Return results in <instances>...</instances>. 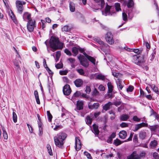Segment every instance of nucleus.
Masks as SVG:
<instances>
[{
	"label": "nucleus",
	"mask_w": 159,
	"mask_h": 159,
	"mask_svg": "<svg viewBox=\"0 0 159 159\" xmlns=\"http://www.w3.org/2000/svg\"><path fill=\"white\" fill-rule=\"evenodd\" d=\"M81 93L80 91H76L74 94V96L75 97H79L81 96Z\"/></svg>",
	"instance_id": "603ef678"
},
{
	"label": "nucleus",
	"mask_w": 159,
	"mask_h": 159,
	"mask_svg": "<svg viewBox=\"0 0 159 159\" xmlns=\"http://www.w3.org/2000/svg\"><path fill=\"white\" fill-rule=\"evenodd\" d=\"M129 118L128 115L124 114L121 115L120 117V119L122 121H126Z\"/></svg>",
	"instance_id": "4be33fe9"
},
{
	"label": "nucleus",
	"mask_w": 159,
	"mask_h": 159,
	"mask_svg": "<svg viewBox=\"0 0 159 159\" xmlns=\"http://www.w3.org/2000/svg\"><path fill=\"white\" fill-rule=\"evenodd\" d=\"M84 102L82 101L78 100L77 101L76 107L75 109L76 111L80 110L83 109Z\"/></svg>",
	"instance_id": "9d476101"
},
{
	"label": "nucleus",
	"mask_w": 159,
	"mask_h": 159,
	"mask_svg": "<svg viewBox=\"0 0 159 159\" xmlns=\"http://www.w3.org/2000/svg\"><path fill=\"white\" fill-rule=\"evenodd\" d=\"M153 156L155 159H159V155L156 152H155L153 153Z\"/></svg>",
	"instance_id": "4d7b16f0"
},
{
	"label": "nucleus",
	"mask_w": 159,
	"mask_h": 159,
	"mask_svg": "<svg viewBox=\"0 0 159 159\" xmlns=\"http://www.w3.org/2000/svg\"><path fill=\"white\" fill-rule=\"evenodd\" d=\"M127 136L126 132L125 130L121 131L119 133V136L120 138L125 139Z\"/></svg>",
	"instance_id": "a211bd4d"
},
{
	"label": "nucleus",
	"mask_w": 159,
	"mask_h": 159,
	"mask_svg": "<svg viewBox=\"0 0 159 159\" xmlns=\"http://www.w3.org/2000/svg\"><path fill=\"white\" fill-rule=\"evenodd\" d=\"M156 54V51H153V52L151 54L150 57V60L152 61L154 59Z\"/></svg>",
	"instance_id": "de8ad7c7"
},
{
	"label": "nucleus",
	"mask_w": 159,
	"mask_h": 159,
	"mask_svg": "<svg viewBox=\"0 0 159 159\" xmlns=\"http://www.w3.org/2000/svg\"><path fill=\"white\" fill-rule=\"evenodd\" d=\"M134 134V133H131L129 138L127 139L125 141V142H126L127 141H129L132 140V138Z\"/></svg>",
	"instance_id": "0e129e2a"
},
{
	"label": "nucleus",
	"mask_w": 159,
	"mask_h": 159,
	"mask_svg": "<svg viewBox=\"0 0 159 159\" xmlns=\"http://www.w3.org/2000/svg\"><path fill=\"white\" fill-rule=\"evenodd\" d=\"M105 39L107 42L109 44L112 45L114 43L113 36L111 33L107 32L105 36Z\"/></svg>",
	"instance_id": "39448f33"
},
{
	"label": "nucleus",
	"mask_w": 159,
	"mask_h": 159,
	"mask_svg": "<svg viewBox=\"0 0 159 159\" xmlns=\"http://www.w3.org/2000/svg\"><path fill=\"white\" fill-rule=\"evenodd\" d=\"M87 59L92 63L94 65H95L96 64V59L93 57L90 56L89 57H88Z\"/></svg>",
	"instance_id": "58836bf2"
},
{
	"label": "nucleus",
	"mask_w": 159,
	"mask_h": 159,
	"mask_svg": "<svg viewBox=\"0 0 159 159\" xmlns=\"http://www.w3.org/2000/svg\"><path fill=\"white\" fill-rule=\"evenodd\" d=\"M150 145L152 148H155L157 145V142L155 140L152 141L151 142Z\"/></svg>",
	"instance_id": "2f4dec72"
},
{
	"label": "nucleus",
	"mask_w": 159,
	"mask_h": 159,
	"mask_svg": "<svg viewBox=\"0 0 159 159\" xmlns=\"http://www.w3.org/2000/svg\"><path fill=\"white\" fill-rule=\"evenodd\" d=\"M134 89V87L132 86H129L127 89V92H132Z\"/></svg>",
	"instance_id": "680f3d73"
},
{
	"label": "nucleus",
	"mask_w": 159,
	"mask_h": 159,
	"mask_svg": "<svg viewBox=\"0 0 159 159\" xmlns=\"http://www.w3.org/2000/svg\"><path fill=\"white\" fill-rule=\"evenodd\" d=\"M92 95L93 96L96 97H98L99 96V93L96 89L95 88L93 91L92 92Z\"/></svg>",
	"instance_id": "473e14b6"
},
{
	"label": "nucleus",
	"mask_w": 159,
	"mask_h": 159,
	"mask_svg": "<svg viewBox=\"0 0 159 159\" xmlns=\"http://www.w3.org/2000/svg\"><path fill=\"white\" fill-rule=\"evenodd\" d=\"M79 48L73 47L72 48V52L74 54L73 56H76L78 53Z\"/></svg>",
	"instance_id": "a878e982"
},
{
	"label": "nucleus",
	"mask_w": 159,
	"mask_h": 159,
	"mask_svg": "<svg viewBox=\"0 0 159 159\" xmlns=\"http://www.w3.org/2000/svg\"><path fill=\"white\" fill-rule=\"evenodd\" d=\"M138 61H139V64H137V65L143 66V65L144 62L143 57L142 56H139Z\"/></svg>",
	"instance_id": "412c9836"
},
{
	"label": "nucleus",
	"mask_w": 159,
	"mask_h": 159,
	"mask_svg": "<svg viewBox=\"0 0 159 159\" xmlns=\"http://www.w3.org/2000/svg\"><path fill=\"white\" fill-rule=\"evenodd\" d=\"M48 118V121L51 122L52 121V116L51 114L50 113L49 111H47V112Z\"/></svg>",
	"instance_id": "a19ab883"
},
{
	"label": "nucleus",
	"mask_w": 159,
	"mask_h": 159,
	"mask_svg": "<svg viewBox=\"0 0 159 159\" xmlns=\"http://www.w3.org/2000/svg\"><path fill=\"white\" fill-rule=\"evenodd\" d=\"M36 22L35 20H32L28 21L27 27L28 30L30 32H32L35 27H36Z\"/></svg>",
	"instance_id": "20e7f679"
},
{
	"label": "nucleus",
	"mask_w": 159,
	"mask_h": 159,
	"mask_svg": "<svg viewBox=\"0 0 159 159\" xmlns=\"http://www.w3.org/2000/svg\"><path fill=\"white\" fill-rule=\"evenodd\" d=\"M77 71L81 75L85 76V73L82 69H80L77 70Z\"/></svg>",
	"instance_id": "37998d69"
},
{
	"label": "nucleus",
	"mask_w": 159,
	"mask_h": 159,
	"mask_svg": "<svg viewBox=\"0 0 159 159\" xmlns=\"http://www.w3.org/2000/svg\"><path fill=\"white\" fill-rule=\"evenodd\" d=\"M74 83L76 87H80L83 85V81L81 79H78L74 81Z\"/></svg>",
	"instance_id": "4468645a"
},
{
	"label": "nucleus",
	"mask_w": 159,
	"mask_h": 159,
	"mask_svg": "<svg viewBox=\"0 0 159 159\" xmlns=\"http://www.w3.org/2000/svg\"><path fill=\"white\" fill-rule=\"evenodd\" d=\"M145 152L144 151H142L139 154H138V157H137V158H138V159H140L145 157Z\"/></svg>",
	"instance_id": "f704fd0d"
},
{
	"label": "nucleus",
	"mask_w": 159,
	"mask_h": 159,
	"mask_svg": "<svg viewBox=\"0 0 159 159\" xmlns=\"http://www.w3.org/2000/svg\"><path fill=\"white\" fill-rule=\"evenodd\" d=\"M71 90L70 86L68 84H66L63 88V92L65 95H69L71 92Z\"/></svg>",
	"instance_id": "423d86ee"
},
{
	"label": "nucleus",
	"mask_w": 159,
	"mask_h": 159,
	"mask_svg": "<svg viewBox=\"0 0 159 159\" xmlns=\"http://www.w3.org/2000/svg\"><path fill=\"white\" fill-rule=\"evenodd\" d=\"M94 40H95L96 42H97L100 45H103L107 47L108 46V45L107 44H104L103 42L100 39H99L98 38H95L94 39Z\"/></svg>",
	"instance_id": "b1692460"
},
{
	"label": "nucleus",
	"mask_w": 159,
	"mask_h": 159,
	"mask_svg": "<svg viewBox=\"0 0 159 159\" xmlns=\"http://www.w3.org/2000/svg\"><path fill=\"white\" fill-rule=\"evenodd\" d=\"M138 57L139 56H138L137 55H134L133 56V61L136 64H139V61H138Z\"/></svg>",
	"instance_id": "ea45409f"
},
{
	"label": "nucleus",
	"mask_w": 159,
	"mask_h": 159,
	"mask_svg": "<svg viewBox=\"0 0 159 159\" xmlns=\"http://www.w3.org/2000/svg\"><path fill=\"white\" fill-rule=\"evenodd\" d=\"M2 130L3 131V134L4 138V139H7L8 138V135L7 132L3 129H2Z\"/></svg>",
	"instance_id": "8fccbe9b"
},
{
	"label": "nucleus",
	"mask_w": 159,
	"mask_h": 159,
	"mask_svg": "<svg viewBox=\"0 0 159 159\" xmlns=\"http://www.w3.org/2000/svg\"><path fill=\"white\" fill-rule=\"evenodd\" d=\"M91 91L90 87L89 86H87L85 90V92L87 93H89Z\"/></svg>",
	"instance_id": "338daca9"
},
{
	"label": "nucleus",
	"mask_w": 159,
	"mask_h": 159,
	"mask_svg": "<svg viewBox=\"0 0 159 159\" xmlns=\"http://www.w3.org/2000/svg\"><path fill=\"white\" fill-rule=\"evenodd\" d=\"M110 8L111 7L107 5L105 8V12H102V14L105 16L107 15H111L112 14H111L110 12Z\"/></svg>",
	"instance_id": "f3484780"
},
{
	"label": "nucleus",
	"mask_w": 159,
	"mask_h": 159,
	"mask_svg": "<svg viewBox=\"0 0 159 159\" xmlns=\"http://www.w3.org/2000/svg\"><path fill=\"white\" fill-rule=\"evenodd\" d=\"M92 121V118H91L89 116H88L86 117V124H87L88 125H91Z\"/></svg>",
	"instance_id": "7c9ffc66"
},
{
	"label": "nucleus",
	"mask_w": 159,
	"mask_h": 159,
	"mask_svg": "<svg viewBox=\"0 0 159 159\" xmlns=\"http://www.w3.org/2000/svg\"><path fill=\"white\" fill-rule=\"evenodd\" d=\"M16 8L18 13L20 14H22L23 10V7L22 5V1H17L16 2Z\"/></svg>",
	"instance_id": "0eeeda50"
},
{
	"label": "nucleus",
	"mask_w": 159,
	"mask_h": 159,
	"mask_svg": "<svg viewBox=\"0 0 159 159\" xmlns=\"http://www.w3.org/2000/svg\"><path fill=\"white\" fill-rule=\"evenodd\" d=\"M47 148L48 151L49 155L51 156L53 155V153L51 149V147L49 144H47Z\"/></svg>",
	"instance_id": "4c0bfd02"
},
{
	"label": "nucleus",
	"mask_w": 159,
	"mask_h": 159,
	"mask_svg": "<svg viewBox=\"0 0 159 159\" xmlns=\"http://www.w3.org/2000/svg\"><path fill=\"white\" fill-rule=\"evenodd\" d=\"M128 126V124L125 122H122L120 125V126L122 128L127 127Z\"/></svg>",
	"instance_id": "13d9d810"
},
{
	"label": "nucleus",
	"mask_w": 159,
	"mask_h": 159,
	"mask_svg": "<svg viewBox=\"0 0 159 159\" xmlns=\"http://www.w3.org/2000/svg\"><path fill=\"white\" fill-rule=\"evenodd\" d=\"M112 105V103L111 102H108L105 104L103 107V109L105 111H107L109 109L110 106Z\"/></svg>",
	"instance_id": "6ab92c4d"
},
{
	"label": "nucleus",
	"mask_w": 159,
	"mask_h": 159,
	"mask_svg": "<svg viewBox=\"0 0 159 159\" xmlns=\"http://www.w3.org/2000/svg\"><path fill=\"white\" fill-rule=\"evenodd\" d=\"M121 102L120 101H116L112 103V105H115L116 106H119L121 104Z\"/></svg>",
	"instance_id": "774afa93"
},
{
	"label": "nucleus",
	"mask_w": 159,
	"mask_h": 159,
	"mask_svg": "<svg viewBox=\"0 0 159 159\" xmlns=\"http://www.w3.org/2000/svg\"><path fill=\"white\" fill-rule=\"evenodd\" d=\"M49 42L52 52L58 49H61L63 47V43L59 41L58 37L55 36H52Z\"/></svg>",
	"instance_id": "f257e3e1"
},
{
	"label": "nucleus",
	"mask_w": 159,
	"mask_h": 159,
	"mask_svg": "<svg viewBox=\"0 0 159 159\" xmlns=\"http://www.w3.org/2000/svg\"><path fill=\"white\" fill-rule=\"evenodd\" d=\"M13 120L14 122L16 123L17 121V116L16 113L13 112L12 113Z\"/></svg>",
	"instance_id": "a18cd8bd"
},
{
	"label": "nucleus",
	"mask_w": 159,
	"mask_h": 159,
	"mask_svg": "<svg viewBox=\"0 0 159 159\" xmlns=\"http://www.w3.org/2000/svg\"><path fill=\"white\" fill-rule=\"evenodd\" d=\"M70 30L69 27L68 25H65L62 29V30L63 31L68 32Z\"/></svg>",
	"instance_id": "79ce46f5"
},
{
	"label": "nucleus",
	"mask_w": 159,
	"mask_h": 159,
	"mask_svg": "<svg viewBox=\"0 0 159 159\" xmlns=\"http://www.w3.org/2000/svg\"><path fill=\"white\" fill-rule=\"evenodd\" d=\"M98 89L101 91H103L105 90V87L102 84H100L98 87Z\"/></svg>",
	"instance_id": "e2e57ef3"
},
{
	"label": "nucleus",
	"mask_w": 159,
	"mask_h": 159,
	"mask_svg": "<svg viewBox=\"0 0 159 159\" xmlns=\"http://www.w3.org/2000/svg\"><path fill=\"white\" fill-rule=\"evenodd\" d=\"M134 2L133 0H129L127 4V7L129 8L132 7L133 6Z\"/></svg>",
	"instance_id": "c9c22d12"
},
{
	"label": "nucleus",
	"mask_w": 159,
	"mask_h": 159,
	"mask_svg": "<svg viewBox=\"0 0 159 159\" xmlns=\"http://www.w3.org/2000/svg\"><path fill=\"white\" fill-rule=\"evenodd\" d=\"M67 135L65 133L61 132L57 134L54 138L55 144L57 147L62 148L64 144L63 141L65 139Z\"/></svg>",
	"instance_id": "f03ea898"
},
{
	"label": "nucleus",
	"mask_w": 159,
	"mask_h": 159,
	"mask_svg": "<svg viewBox=\"0 0 159 159\" xmlns=\"http://www.w3.org/2000/svg\"><path fill=\"white\" fill-rule=\"evenodd\" d=\"M148 126V124L147 123L143 122L141 123L136 125L133 130L134 132H136L143 127H147Z\"/></svg>",
	"instance_id": "6e6552de"
},
{
	"label": "nucleus",
	"mask_w": 159,
	"mask_h": 159,
	"mask_svg": "<svg viewBox=\"0 0 159 159\" xmlns=\"http://www.w3.org/2000/svg\"><path fill=\"white\" fill-rule=\"evenodd\" d=\"M107 84L108 88V91H113V87L111 83L110 82H108Z\"/></svg>",
	"instance_id": "c03bdc74"
},
{
	"label": "nucleus",
	"mask_w": 159,
	"mask_h": 159,
	"mask_svg": "<svg viewBox=\"0 0 159 159\" xmlns=\"http://www.w3.org/2000/svg\"><path fill=\"white\" fill-rule=\"evenodd\" d=\"M84 153L85 155L87 156L88 158L89 159H92V157L91 156V155L89 153H88L86 151H85L84 152Z\"/></svg>",
	"instance_id": "3c124183"
},
{
	"label": "nucleus",
	"mask_w": 159,
	"mask_h": 159,
	"mask_svg": "<svg viewBox=\"0 0 159 159\" xmlns=\"http://www.w3.org/2000/svg\"><path fill=\"white\" fill-rule=\"evenodd\" d=\"M14 68L15 71L17 73H18L20 71H21V69L20 67L18 62L17 61H15L14 62Z\"/></svg>",
	"instance_id": "dca6fc26"
},
{
	"label": "nucleus",
	"mask_w": 159,
	"mask_h": 159,
	"mask_svg": "<svg viewBox=\"0 0 159 159\" xmlns=\"http://www.w3.org/2000/svg\"><path fill=\"white\" fill-rule=\"evenodd\" d=\"M9 14L11 18L14 22L15 24L17 23V21L16 19L15 15L13 13L12 11H11V13Z\"/></svg>",
	"instance_id": "c85d7f7f"
},
{
	"label": "nucleus",
	"mask_w": 159,
	"mask_h": 159,
	"mask_svg": "<svg viewBox=\"0 0 159 159\" xmlns=\"http://www.w3.org/2000/svg\"><path fill=\"white\" fill-rule=\"evenodd\" d=\"M124 142L121 141L120 140L118 139H116L115 140H114L113 142V144H114L116 146H118L121 143H123Z\"/></svg>",
	"instance_id": "bb28decb"
},
{
	"label": "nucleus",
	"mask_w": 159,
	"mask_h": 159,
	"mask_svg": "<svg viewBox=\"0 0 159 159\" xmlns=\"http://www.w3.org/2000/svg\"><path fill=\"white\" fill-rule=\"evenodd\" d=\"M64 52L66 53L67 55L69 56H71L72 55V54L69 50L67 49H65L64 50Z\"/></svg>",
	"instance_id": "6e6d98bb"
},
{
	"label": "nucleus",
	"mask_w": 159,
	"mask_h": 159,
	"mask_svg": "<svg viewBox=\"0 0 159 159\" xmlns=\"http://www.w3.org/2000/svg\"><path fill=\"white\" fill-rule=\"evenodd\" d=\"M158 126L157 125L153 126H149L148 127L149 129L152 132H155L157 129L158 128Z\"/></svg>",
	"instance_id": "72a5a7b5"
},
{
	"label": "nucleus",
	"mask_w": 159,
	"mask_h": 159,
	"mask_svg": "<svg viewBox=\"0 0 159 159\" xmlns=\"http://www.w3.org/2000/svg\"><path fill=\"white\" fill-rule=\"evenodd\" d=\"M93 132L95 134L98 135L99 134V131L98 129V126L96 125V124H94L93 125Z\"/></svg>",
	"instance_id": "aec40b11"
},
{
	"label": "nucleus",
	"mask_w": 159,
	"mask_h": 159,
	"mask_svg": "<svg viewBox=\"0 0 159 159\" xmlns=\"http://www.w3.org/2000/svg\"><path fill=\"white\" fill-rule=\"evenodd\" d=\"M115 8L117 11L121 10L120 8V4L119 3H115Z\"/></svg>",
	"instance_id": "49530a36"
},
{
	"label": "nucleus",
	"mask_w": 159,
	"mask_h": 159,
	"mask_svg": "<svg viewBox=\"0 0 159 159\" xmlns=\"http://www.w3.org/2000/svg\"><path fill=\"white\" fill-rule=\"evenodd\" d=\"M70 9L72 12H73L75 11V5L73 2H70L69 4Z\"/></svg>",
	"instance_id": "393cba45"
},
{
	"label": "nucleus",
	"mask_w": 159,
	"mask_h": 159,
	"mask_svg": "<svg viewBox=\"0 0 159 159\" xmlns=\"http://www.w3.org/2000/svg\"><path fill=\"white\" fill-rule=\"evenodd\" d=\"M123 19L124 21H126L127 20V15L125 12L122 13Z\"/></svg>",
	"instance_id": "bf43d9fd"
},
{
	"label": "nucleus",
	"mask_w": 159,
	"mask_h": 159,
	"mask_svg": "<svg viewBox=\"0 0 159 159\" xmlns=\"http://www.w3.org/2000/svg\"><path fill=\"white\" fill-rule=\"evenodd\" d=\"M137 152L134 151L130 155L127 157V159H138Z\"/></svg>",
	"instance_id": "2eb2a0df"
},
{
	"label": "nucleus",
	"mask_w": 159,
	"mask_h": 159,
	"mask_svg": "<svg viewBox=\"0 0 159 159\" xmlns=\"http://www.w3.org/2000/svg\"><path fill=\"white\" fill-rule=\"evenodd\" d=\"M81 147V143L80 140L78 137H75V150L77 151L80 150Z\"/></svg>",
	"instance_id": "1a4fd4ad"
},
{
	"label": "nucleus",
	"mask_w": 159,
	"mask_h": 159,
	"mask_svg": "<svg viewBox=\"0 0 159 159\" xmlns=\"http://www.w3.org/2000/svg\"><path fill=\"white\" fill-rule=\"evenodd\" d=\"M55 67L57 69H61L63 67V65L58 63L55 65Z\"/></svg>",
	"instance_id": "69168bd1"
},
{
	"label": "nucleus",
	"mask_w": 159,
	"mask_h": 159,
	"mask_svg": "<svg viewBox=\"0 0 159 159\" xmlns=\"http://www.w3.org/2000/svg\"><path fill=\"white\" fill-rule=\"evenodd\" d=\"M133 141L135 143H137L138 142V138L137 134H135L134 135V138H133Z\"/></svg>",
	"instance_id": "5fc2aeb1"
},
{
	"label": "nucleus",
	"mask_w": 159,
	"mask_h": 159,
	"mask_svg": "<svg viewBox=\"0 0 159 159\" xmlns=\"http://www.w3.org/2000/svg\"><path fill=\"white\" fill-rule=\"evenodd\" d=\"M116 82L118 87L120 90H121L123 88V86L121 85L122 81L121 80L119 79H118L117 80V81H116Z\"/></svg>",
	"instance_id": "c756f323"
},
{
	"label": "nucleus",
	"mask_w": 159,
	"mask_h": 159,
	"mask_svg": "<svg viewBox=\"0 0 159 159\" xmlns=\"http://www.w3.org/2000/svg\"><path fill=\"white\" fill-rule=\"evenodd\" d=\"M23 18L24 20L28 22L32 20L31 17V14L28 12H25L24 13Z\"/></svg>",
	"instance_id": "f8f14e48"
},
{
	"label": "nucleus",
	"mask_w": 159,
	"mask_h": 159,
	"mask_svg": "<svg viewBox=\"0 0 159 159\" xmlns=\"http://www.w3.org/2000/svg\"><path fill=\"white\" fill-rule=\"evenodd\" d=\"M78 58L80 61V64L86 68L88 67L89 63L87 59L85 58L83 55H80L78 56Z\"/></svg>",
	"instance_id": "7ed1b4c3"
},
{
	"label": "nucleus",
	"mask_w": 159,
	"mask_h": 159,
	"mask_svg": "<svg viewBox=\"0 0 159 159\" xmlns=\"http://www.w3.org/2000/svg\"><path fill=\"white\" fill-rule=\"evenodd\" d=\"M112 91H108L107 92V96L108 98H112Z\"/></svg>",
	"instance_id": "052dcab7"
},
{
	"label": "nucleus",
	"mask_w": 159,
	"mask_h": 159,
	"mask_svg": "<svg viewBox=\"0 0 159 159\" xmlns=\"http://www.w3.org/2000/svg\"><path fill=\"white\" fill-rule=\"evenodd\" d=\"M34 95L36 100L37 103L38 104H40V101L39 98L38 92L37 91L35 90L34 91Z\"/></svg>",
	"instance_id": "5701e85b"
},
{
	"label": "nucleus",
	"mask_w": 159,
	"mask_h": 159,
	"mask_svg": "<svg viewBox=\"0 0 159 159\" xmlns=\"http://www.w3.org/2000/svg\"><path fill=\"white\" fill-rule=\"evenodd\" d=\"M88 107L90 109H96L99 107V104L98 102L94 103L92 104L91 102H89L88 105Z\"/></svg>",
	"instance_id": "9b49d317"
},
{
	"label": "nucleus",
	"mask_w": 159,
	"mask_h": 159,
	"mask_svg": "<svg viewBox=\"0 0 159 159\" xmlns=\"http://www.w3.org/2000/svg\"><path fill=\"white\" fill-rule=\"evenodd\" d=\"M147 133L144 130L140 131L139 133V137L140 139L144 140L146 139Z\"/></svg>",
	"instance_id": "ddd939ff"
},
{
	"label": "nucleus",
	"mask_w": 159,
	"mask_h": 159,
	"mask_svg": "<svg viewBox=\"0 0 159 159\" xmlns=\"http://www.w3.org/2000/svg\"><path fill=\"white\" fill-rule=\"evenodd\" d=\"M68 73V71L66 70H60L59 71V74L61 75H66Z\"/></svg>",
	"instance_id": "864d4df0"
},
{
	"label": "nucleus",
	"mask_w": 159,
	"mask_h": 159,
	"mask_svg": "<svg viewBox=\"0 0 159 159\" xmlns=\"http://www.w3.org/2000/svg\"><path fill=\"white\" fill-rule=\"evenodd\" d=\"M133 120L137 122H139L141 120V119L139 118L137 116H135L133 117Z\"/></svg>",
	"instance_id": "09e8293b"
},
{
	"label": "nucleus",
	"mask_w": 159,
	"mask_h": 159,
	"mask_svg": "<svg viewBox=\"0 0 159 159\" xmlns=\"http://www.w3.org/2000/svg\"><path fill=\"white\" fill-rule=\"evenodd\" d=\"M151 88L157 94H159V92L158 91V89L157 87L154 84L150 85Z\"/></svg>",
	"instance_id": "cd10ccee"
},
{
	"label": "nucleus",
	"mask_w": 159,
	"mask_h": 159,
	"mask_svg": "<svg viewBox=\"0 0 159 159\" xmlns=\"http://www.w3.org/2000/svg\"><path fill=\"white\" fill-rule=\"evenodd\" d=\"M96 78L98 79L103 80H105V77L102 74H100L97 75Z\"/></svg>",
	"instance_id": "e433bc0d"
}]
</instances>
